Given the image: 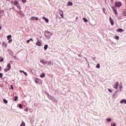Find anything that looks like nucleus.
Returning <instances> with one entry per match:
<instances>
[{
	"label": "nucleus",
	"mask_w": 126,
	"mask_h": 126,
	"mask_svg": "<svg viewBox=\"0 0 126 126\" xmlns=\"http://www.w3.org/2000/svg\"><path fill=\"white\" fill-rule=\"evenodd\" d=\"M52 33H51L50 32L47 31L45 32V36L47 39H51V37H52Z\"/></svg>",
	"instance_id": "obj_1"
},
{
	"label": "nucleus",
	"mask_w": 126,
	"mask_h": 126,
	"mask_svg": "<svg viewBox=\"0 0 126 126\" xmlns=\"http://www.w3.org/2000/svg\"><path fill=\"white\" fill-rule=\"evenodd\" d=\"M12 3L13 4V5H15L18 8L20 9V5H19V3H18V1L17 0H12Z\"/></svg>",
	"instance_id": "obj_2"
},
{
	"label": "nucleus",
	"mask_w": 126,
	"mask_h": 126,
	"mask_svg": "<svg viewBox=\"0 0 126 126\" xmlns=\"http://www.w3.org/2000/svg\"><path fill=\"white\" fill-rule=\"evenodd\" d=\"M48 97L50 99V100H51V101H53V102H55V103H58V99L56 98V97L52 96V95H48Z\"/></svg>",
	"instance_id": "obj_3"
},
{
	"label": "nucleus",
	"mask_w": 126,
	"mask_h": 126,
	"mask_svg": "<svg viewBox=\"0 0 126 126\" xmlns=\"http://www.w3.org/2000/svg\"><path fill=\"white\" fill-rule=\"evenodd\" d=\"M40 62L41 63L43 64L44 65L45 64H47L48 63V61L44 60V59H40Z\"/></svg>",
	"instance_id": "obj_4"
},
{
	"label": "nucleus",
	"mask_w": 126,
	"mask_h": 126,
	"mask_svg": "<svg viewBox=\"0 0 126 126\" xmlns=\"http://www.w3.org/2000/svg\"><path fill=\"white\" fill-rule=\"evenodd\" d=\"M112 8L115 12L116 15H118V12L117 11V8L115 6H112Z\"/></svg>",
	"instance_id": "obj_5"
},
{
	"label": "nucleus",
	"mask_w": 126,
	"mask_h": 126,
	"mask_svg": "<svg viewBox=\"0 0 126 126\" xmlns=\"http://www.w3.org/2000/svg\"><path fill=\"white\" fill-rule=\"evenodd\" d=\"M115 6H116V7H120V6H122V2H115Z\"/></svg>",
	"instance_id": "obj_6"
},
{
	"label": "nucleus",
	"mask_w": 126,
	"mask_h": 126,
	"mask_svg": "<svg viewBox=\"0 0 126 126\" xmlns=\"http://www.w3.org/2000/svg\"><path fill=\"white\" fill-rule=\"evenodd\" d=\"M30 19L32 21H33V20H36V21H37L39 19L37 17H32Z\"/></svg>",
	"instance_id": "obj_7"
},
{
	"label": "nucleus",
	"mask_w": 126,
	"mask_h": 126,
	"mask_svg": "<svg viewBox=\"0 0 126 126\" xmlns=\"http://www.w3.org/2000/svg\"><path fill=\"white\" fill-rule=\"evenodd\" d=\"M36 46H38V47H41L42 46V42L38 40L36 43Z\"/></svg>",
	"instance_id": "obj_8"
},
{
	"label": "nucleus",
	"mask_w": 126,
	"mask_h": 126,
	"mask_svg": "<svg viewBox=\"0 0 126 126\" xmlns=\"http://www.w3.org/2000/svg\"><path fill=\"white\" fill-rule=\"evenodd\" d=\"M114 88L115 89H118L119 88V82H117L114 85Z\"/></svg>",
	"instance_id": "obj_9"
},
{
	"label": "nucleus",
	"mask_w": 126,
	"mask_h": 126,
	"mask_svg": "<svg viewBox=\"0 0 126 126\" xmlns=\"http://www.w3.org/2000/svg\"><path fill=\"white\" fill-rule=\"evenodd\" d=\"M109 21H110L112 26H114V20H113V19H112V18H111V17L109 18Z\"/></svg>",
	"instance_id": "obj_10"
},
{
	"label": "nucleus",
	"mask_w": 126,
	"mask_h": 126,
	"mask_svg": "<svg viewBox=\"0 0 126 126\" xmlns=\"http://www.w3.org/2000/svg\"><path fill=\"white\" fill-rule=\"evenodd\" d=\"M120 103H121V104H124V103L125 104H126V99H123L121 100L120 101Z\"/></svg>",
	"instance_id": "obj_11"
},
{
	"label": "nucleus",
	"mask_w": 126,
	"mask_h": 126,
	"mask_svg": "<svg viewBox=\"0 0 126 126\" xmlns=\"http://www.w3.org/2000/svg\"><path fill=\"white\" fill-rule=\"evenodd\" d=\"M42 19H43V20H45V22H46V23H48L49 22V19H48V18H46L45 17H43L42 18Z\"/></svg>",
	"instance_id": "obj_12"
},
{
	"label": "nucleus",
	"mask_w": 126,
	"mask_h": 126,
	"mask_svg": "<svg viewBox=\"0 0 126 126\" xmlns=\"http://www.w3.org/2000/svg\"><path fill=\"white\" fill-rule=\"evenodd\" d=\"M11 67L10 66V63H8L7 67H6L7 70H9V69H10Z\"/></svg>",
	"instance_id": "obj_13"
},
{
	"label": "nucleus",
	"mask_w": 126,
	"mask_h": 126,
	"mask_svg": "<svg viewBox=\"0 0 126 126\" xmlns=\"http://www.w3.org/2000/svg\"><path fill=\"white\" fill-rule=\"evenodd\" d=\"M73 4V3L72 2L69 1L68 2L67 5V6H71V5H72Z\"/></svg>",
	"instance_id": "obj_14"
},
{
	"label": "nucleus",
	"mask_w": 126,
	"mask_h": 126,
	"mask_svg": "<svg viewBox=\"0 0 126 126\" xmlns=\"http://www.w3.org/2000/svg\"><path fill=\"white\" fill-rule=\"evenodd\" d=\"M48 63V65H54V62H53L52 61H49Z\"/></svg>",
	"instance_id": "obj_15"
},
{
	"label": "nucleus",
	"mask_w": 126,
	"mask_h": 126,
	"mask_svg": "<svg viewBox=\"0 0 126 126\" xmlns=\"http://www.w3.org/2000/svg\"><path fill=\"white\" fill-rule=\"evenodd\" d=\"M117 32H124V30H123V29H118V30H117Z\"/></svg>",
	"instance_id": "obj_16"
},
{
	"label": "nucleus",
	"mask_w": 126,
	"mask_h": 126,
	"mask_svg": "<svg viewBox=\"0 0 126 126\" xmlns=\"http://www.w3.org/2000/svg\"><path fill=\"white\" fill-rule=\"evenodd\" d=\"M106 121L108 123H111L112 122V118H107Z\"/></svg>",
	"instance_id": "obj_17"
},
{
	"label": "nucleus",
	"mask_w": 126,
	"mask_h": 126,
	"mask_svg": "<svg viewBox=\"0 0 126 126\" xmlns=\"http://www.w3.org/2000/svg\"><path fill=\"white\" fill-rule=\"evenodd\" d=\"M2 46H3V47H5V48H6V47H7V45L6 44V43H5V42H3Z\"/></svg>",
	"instance_id": "obj_18"
},
{
	"label": "nucleus",
	"mask_w": 126,
	"mask_h": 126,
	"mask_svg": "<svg viewBox=\"0 0 126 126\" xmlns=\"http://www.w3.org/2000/svg\"><path fill=\"white\" fill-rule=\"evenodd\" d=\"M48 46L47 44L44 45V49L45 50V51H46L48 49Z\"/></svg>",
	"instance_id": "obj_19"
},
{
	"label": "nucleus",
	"mask_w": 126,
	"mask_h": 126,
	"mask_svg": "<svg viewBox=\"0 0 126 126\" xmlns=\"http://www.w3.org/2000/svg\"><path fill=\"white\" fill-rule=\"evenodd\" d=\"M60 14L61 16H62V17H63V11H62L61 12H60Z\"/></svg>",
	"instance_id": "obj_20"
},
{
	"label": "nucleus",
	"mask_w": 126,
	"mask_h": 126,
	"mask_svg": "<svg viewBox=\"0 0 126 126\" xmlns=\"http://www.w3.org/2000/svg\"><path fill=\"white\" fill-rule=\"evenodd\" d=\"M45 73H42L41 75H40V77H41V78H43V77H45Z\"/></svg>",
	"instance_id": "obj_21"
},
{
	"label": "nucleus",
	"mask_w": 126,
	"mask_h": 126,
	"mask_svg": "<svg viewBox=\"0 0 126 126\" xmlns=\"http://www.w3.org/2000/svg\"><path fill=\"white\" fill-rule=\"evenodd\" d=\"M20 126H25V123L23 121Z\"/></svg>",
	"instance_id": "obj_22"
},
{
	"label": "nucleus",
	"mask_w": 126,
	"mask_h": 126,
	"mask_svg": "<svg viewBox=\"0 0 126 126\" xmlns=\"http://www.w3.org/2000/svg\"><path fill=\"white\" fill-rule=\"evenodd\" d=\"M11 35H9L7 36V40H9L11 38Z\"/></svg>",
	"instance_id": "obj_23"
},
{
	"label": "nucleus",
	"mask_w": 126,
	"mask_h": 126,
	"mask_svg": "<svg viewBox=\"0 0 126 126\" xmlns=\"http://www.w3.org/2000/svg\"><path fill=\"white\" fill-rule=\"evenodd\" d=\"M3 101L4 102V103L5 104H7V100L6 99H5V98L3 99Z\"/></svg>",
	"instance_id": "obj_24"
},
{
	"label": "nucleus",
	"mask_w": 126,
	"mask_h": 126,
	"mask_svg": "<svg viewBox=\"0 0 126 126\" xmlns=\"http://www.w3.org/2000/svg\"><path fill=\"white\" fill-rule=\"evenodd\" d=\"M111 126H117V124L116 123H111Z\"/></svg>",
	"instance_id": "obj_25"
},
{
	"label": "nucleus",
	"mask_w": 126,
	"mask_h": 126,
	"mask_svg": "<svg viewBox=\"0 0 126 126\" xmlns=\"http://www.w3.org/2000/svg\"><path fill=\"white\" fill-rule=\"evenodd\" d=\"M17 100H18V96H15L14 101H17Z\"/></svg>",
	"instance_id": "obj_26"
},
{
	"label": "nucleus",
	"mask_w": 126,
	"mask_h": 126,
	"mask_svg": "<svg viewBox=\"0 0 126 126\" xmlns=\"http://www.w3.org/2000/svg\"><path fill=\"white\" fill-rule=\"evenodd\" d=\"M83 19L84 22H88V20H87V19L84 18Z\"/></svg>",
	"instance_id": "obj_27"
},
{
	"label": "nucleus",
	"mask_w": 126,
	"mask_h": 126,
	"mask_svg": "<svg viewBox=\"0 0 126 126\" xmlns=\"http://www.w3.org/2000/svg\"><path fill=\"white\" fill-rule=\"evenodd\" d=\"M96 68H100V64L97 63L96 65Z\"/></svg>",
	"instance_id": "obj_28"
},
{
	"label": "nucleus",
	"mask_w": 126,
	"mask_h": 126,
	"mask_svg": "<svg viewBox=\"0 0 126 126\" xmlns=\"http://www.w3.org/2000/svg\"><path fill=\"white\" fill-rule=\"evenodd\" d=\"M123 14L125 16H126V10L123 11Z\"/></svg>",
	"instance_id": "obj_29"
},
{
	"label": "nucleus",
	"mask_w": 126,
	"mask_h": 126,
	"mask_svg": "<svg viewBox=\"0 0 126 126\" xmlns=\"http://www.w3.org/2000/svg\"><path fill=\"white\" fill-rule=\"evenodd\" d=\"M0 62H3V58L0 57Z\"/></svg>",
	"instance_id": "obj_30"
},
{
	"label": "nucleus",
	"mask_w": 126,
	"mask_h": 126,
	"mask_svg": "<svg viewBox=\"0 0 126 126\" xmlns=\"http://www.w3.org/2000/svg\"><path fill=\"white\" fill-rule=\"evenodd\" d=\"M23 3H26V0H22Z\"/></svg>",
	"instance_id": "obj_31"
},
{
	"label": "nucleus",
	"mask_w": 126,
	"mask_h": 126,
	"mask_svg": "<svg viewBox=\"0 0 126 126\" xmlns=\"http://www.w3.org/2000/svg\"><path fill=\"white\" fill-rule=\"evenodd\" d=\"M122 88H123V85H121V86L119 87V89H120V91H122Z\"/></svg>",
	"instance_id": "obj_32"
},
{
	"label": "nucleus",
	"mask_w": 126,
	"mask_h": 126,
	"mask_svg": "<svg viewBox=\"0 0 126 126\" xmlns=\"http://www.w3.org/2000/svg\"><path fill=\"white\" fill-rule=\"evenodd\" d=\"M19 108H22V104H19Z\"/></svg>",
	"instance_id": "obj_33"
},
{
	"label": "nucleus",
	"mask_w": 126,
	"mask_h": 126,
	"mask_svg": "<svg viewBox=\"0 0 126 126\" xmlns=\"http://www.w3.org/2000/svg\"><path fill=\"white\" fill-rule=\"evenodd\" d=\"M116 40H119V39H120V37L119 36H116Z\"/></svg>",
	"instance_id": "obj_34"
},
{
	"label": "nucleus",
	"mask_w": 126,
	"mask_h": 126,
	"mask_svg": "<svg viewBox=\"0 0 126 126\" xmlns=\"http://www.w3.org/2000/svg\"><path fill=\"white\" fill-rule=\"evenodd\" d=\"M0 77L1 78V79H2V73H0Z\"/></svg>",
	"instance_id": "obj_35"
},
{
	"label": "nucleus",
	"mask_w": 126,
	"mask_h": 126,
	"mask_svg": "<svg viewBox=\"0 0 126 126\" xmlns=\"http://www.w3.org/2000/svg\"><path fill=\"white\" fill-rule=\"evenodd\" d=\"M108 91L109 92H110V93H112L113 92V91H112V90L108 89Z\"/></svg>",
	"instance_id": "obj_36"
},
{
	"label": "nucleus",
	"mask_w": 126,
	"mask_h": 126,
	"mask_svg": "<svg viewBox=\"0 0 126 126\" xmlns=\"http://www.w3.org/2000/svg\"><path fill=\"white\" fill-rule=\"evenodd\" d=\"M25 111H26V112H28V108H26L24 109Z\"/></svg>",
	"instance_id": "obj_37"
},
{
	"label": "nucleus",
	"mask_w": 126,
	"mask_h": 126,
	"mask_svg": "<svg viewBox=\"0 0 126 126\" xmlns=\"http://www.w3.org/2000/svg\"><path fill=\"white\" fill-rule=\"evenodd\" d=\"M12 39H10L9 41H8V43H12Z\"/></svg>",
	"instance_id": "obj_38"
},
{
	"label": "nucleus",
	"mask_w": 126,
	"mask_h": 126,
	"mask_svg": "<svg viewBox=\"0 0 126 126\" xmlns=\"http://www.w3.org/2000/svg\"><path fill=\"white\" fill-rule=\"evenodd\" d=\"M84 59L86 60V61L88 63V64H89V63H88V61L87 60V59L86 58H84Z\"/></svg>",
	"instance_id": "obj_39"
},
{
	"label": "nucleus",
	"mask_w": 126,
	"mask_h": 126,
	"mask_svg": "<svg viewBox=\"0 0 126 126\" xmlns=\"http://www.w3.org/2000/svg\"><path fill=\"white\" fill-rule=\"evenodd\" d=\"M24 74L25 75H26V76H27V73H26V72H24Z\"/></svg>",
	"instance_id": "obj_40"
},
{
	"label": "nucleus",
	"mask_w": 126,
	"mask_h": 126,
	"mask_svg": "<svg viewBox=\"0 0 126 126\" xmlns=\"http://www.w3.org/2000/svg\"><path fill=\"white\" fill-rule=\"evenodd\" d=\"M35 82H36V83H38V82H39V81H38L37 79H35Z\"/></svg>",
	"instance_id": "obj_41"
},
{
	"label": "nucleus",
	"mask_w": 126,
	"mask_h": 126,
	"mask_svg": "<svg viewBox=\"0 0 126 126\" xmlns=\"http://www.w3.org/2000/svg\"><path fill=\"white\" fill-rule=\"evenodd\" d=\"M27 43H28V44H29V43H30V40H27Z\"/></svg>",
	"instance_id": "obj_42"
},
{
	"label": "nucleus",
	"mask_w": 126,
	"mask_h": 126,
	"mask_svg": "<svg viewBox=\"0 0 126 126\" xmlns=\"http://www.w3.org/2000/svg\"><path fill=\"white\" fill-rule=\"evenodd\" d=\"M8 70H7V69H4V71H5V72H7Z\"/></svg>",
	"instance_id": "obj_43"
},
{
	"label": "nucleus",
	"mask_w": 126,
	"mask_h": 126,
	"mask_svg": "<svg viewBox=\"0 0 126 126\" xmlns=\"http://www.w3.org/2000/svg\"><path fill=\"white\" fill-rule=\"evenodd\" d=\"M24 71H23V70H20V72H21V73H22V72H23V73H24Z\"/></svg>",
	"instance_id": "obj_44"
},
{
	"label": "nucleus",
	"mask_w": 126,
	"mask_h": 126,
	"mask_svg": "<svg viewBox=\"0 0 126 126\" xmlns=\"http://www.w3.org/2000/svg\"><path fill=\"white\" fill-rule=\"evenodd\" d=\"M10 88H11V89H12V90H13V86H10Z\"/></svg>",
	"instance_id": "obj_45"
},
{
	"label": "nucleus",
	"mask_w": 126,
	"mask_h": 126,
	"mask_svg": "<svg viewBox=\"0 0 126 126\" xmlns=\"http://www.w3.org/2000/svg\"><path fill=\"white\" fill-rule=\"evenodd\" d=\"M2 13H4V12H0V14H2Z\"/></svg>",
	"instance_id": "obj_46"
},
{
	"label": "nucleus",
	"mask_w": 126,
	"mask_h": 126,
	"mask_svg": "<svg viewBox=\"0 0 126 126\" xmlns=\"http://www.w3.org/2000/svg\"><path fill=\"white\" fill-rule=\"evenodd\" d=\"M30 41H33V39L30 38Z\"/></svg>",
	"instance_id": "obj_47"
},
{
	"label": "nucleus",
	"mask_w": 126,
	"mask_h": 126,
	"mask_svg": "<svg viewBox=\"0 0 126 126\" xmlns=\"http://www.w3.org/2000/svg\"><path fill=\"white\" fill-rule=\"evenodd\" d=\"M78 57H82V56H81L80 55H78Z\"/></svg>",
	"instance_id": "obj_48"
},
{
	"label": "nucleus",
	"mask_w": 126,
	"mask_h": 126,
	"mask_svg": "<svg viewBox=\"0 0 126 126\" xmlns=\"http://www.w3.org/2000/svg\"><path fill=\"white\" fill-rule=\"evenodd\" d=\"M0 70H1V67L0 66Z\"/></svg>",
	"instance_id": "obj_49"
},
{
	"label": "nucleus",
	"mask_w": 126,
	"mask_h": 126,
	"mask_svg": "<svg viewBox=\"0 0 126 126\" xmlns=\"http://www.w3.org/2000/svg\"><path fill=\"white\" fill-rule=\"evenodd\" d=\"M1 30V27L0 26V30Z\"/></svg>",
	"instance_id": "obj_50"
},
{
	"label": "nucleus",
	"mask_w": 126,
	"mask_h": 126,
	"mask_svg": "<svg viewBox=\"0 0 126 126\" xmlns=\"http://www.w3.org/2000/svg\"><path fill=\"white\" fill-rule=\"evenodd\" d=\"M1 43L0 41V45H1Z\"/></svg>",
	"instance_id": "obj_51"
},
{
	"label": "nucleus",
	"mask_w": 126,
	"mask_h": 126,
	"mask_svg": "<svg viewBox=\"0 0 126 126\" xmlns=\"http://www.w3.org/2000/svg\"><path fill=\"white\" fill-rule=\"evenodd\" d=\"M77 18H78L77 17V18H76V20H77Z\"/></svg>",
	"instance_id": "obj_52"
}]
</instances>
